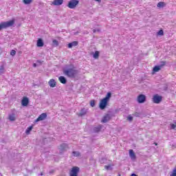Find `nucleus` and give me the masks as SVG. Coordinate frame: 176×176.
I'll return each mask as SVG.
<instances>
[{
    "instance_id": "obj_1",
    "label": "nucleus",
    "mask_w": 176,
    "mask_h": 176,
    "mask_svg": "<svg viewBox=\"0 0 176 176\" xmlns=\"http://www.w3.org/2000/svg\"><path fill=\"white\" fill-rule=\"evenodd\" d=\"M78 71L75 69V67L63 69V74L68 78H76L78 74Z\"/></svg>"
},
{
    "instance_id": "obj_2",
    "label": "nucleus",
    "mask_w": 176,
    "mask_h": 176,
    "mask_svg": "<svg viewBox=\"0 0 176 176\" xmlns=\"http://www.w3.org/2000/svg\"><path fill=\"white\" fill-rule=\"evenodd\" d=\"M14 25V19H12L11 21L1 22L0 23V31L5 28H9V27H12Z\"/></svg>"
},
{
    "instance_id": "obj_3",
    "label": "nucleus",
    "mask_w": 176,
    "mask_h": 176,
    "mask_svg": "<svg viewBox=\"0 0 176 176\" xmlns=\"http://www.w3.org/2000/svg\"><path fill=\"white\" fill-rule=\"evenodd\" d=\"M78 5H79L78 0H71L69 1L68 4H67V7L69 9H75V8H76V6H78Z\"/></svg>"
},
{
    "instance_id": "obj_4",
    "label": "nucleus",
    "mask_w": 176,
    "mask_h": 176,
    "mask_svg": "<svg viewBox=\"0 0 176 176\" xmlns=\"http://www.w3.org/2000/svg\"><path fill=\"white\" fill-rule=\"evenodd\" d=\"M79 167L74 166L72 168L69 173L70 176H78V174H79Z\"/></svg>"
},
{
    "instance_id": "obj_5",
    "label": "nucleus",
    "mask_w": 176,
    "mask_h": 176,
    "mask_svg": "<svg viewBox=\"0 0 176 176\" xmlns=\"http://www.w3.org/2000/svg\"><path fill=\"white\" fill-rule=\"evenodd\" d=\"M107 105H108V100L103 98L100 102L99 108H100V109H105Z\"/></svg>"
},
{
    "instance_id": "obj_6",
    "label": "nucleus",
    "mask_w": 176,
    "mask_h": 176,
    "mask_svg": "<svg viewBox=\"0 0 176 176\" xmlns=\"http://www.w3.org/2000/svg\"><path fill=\"white\" fill-rule=\"evenodd\" d=\"M137 101L139 104H144L146 101V96L144 94H140L138 96Z\"/></svg>"
},
{
    "instance_id": "obj_7",
    "label": "nucleus",
    "mask_w": 176,
    "mask_h": 176,
    "mask_svg": "<svg viewBox=\"0 0 176 176\" xmlns=\"http://www.w3.org/2000/svg\"><path fill=\"white\" fill-rule=\"evenodd\" d=\"M46 118H47V114L46 113H43L35 120V122L36 123L38 122L45 120Z\"/></svg>"
},
{
    "instance_id": "obj_8",
    "label": "nucleus",
    "mask_w": 176,
    "mask_h": 176,
    "mask_svg": "<svg viewBox=\"0 0 176 176\" xmlns=\"http://www.w3.org/2000/svg\"><path fill=\"white\" fill-rule=\"evenodd\" d=\"M60 153H63V152H65L67 149H68V144L67 143H63L59 146Z\"/></svg>"
},
{
    "instance_id": "obj_9",
    "label": "nucleus",
    "mask_w": 176,
    "mask_h": 176,
    "mask_svg": "<svg viewBox=\"0 0 176 176\" xmlns=\"http://www.w3.org/2000/svg\"><path fill=\"white\" fill-rule=\"evenodd\" d=\"M164 65H166V62H161V65H155V72H159L160 70L162 69V68H163V67H164Z\"/></svg>"
},
{
    "instance_id": "obj_10",
    "label": "nucleus",
    "mask_w": 176,
    "mask_h": 176,
    "mask_svg": "<svg viewBox=\"0 0 176 176\" xmlns=\"http://www.w3.org/2000/svg\"><path fill=\"white\" fill-rule=\"evenodd\" d=\"M162 100H163L162 96L157 94L155 95V104H160V102H162Z\"/></svg>"
},
{
    "instance_id": "obj_11",
    "label": "nucleus",
    "mask_w": 176,
    "mask_h": 176,
    "mask_svg": "<svg viewBox=\"0 0 176 176\" xmlns=\"http://www.w3.org/2000/svg\"><path fill=\"white\" fill-rule=\"evenodd\" d=\"M30 104V100L28 98H23L21 100L22 107H27Z\"/></svg>"
},
{
    "instance_id": "obj_12",
    "label": "nucleus",
    "mask_w": 176,
    "mask_h": 176,
    "mask_svg": "<svg viewBox=\"0 0 176 176\" xmlns=\"http://www.w3.org/2000/svg\"><path fill=\"white\" fill-rule=\"evenodd\" d=\"M48 85L50 87H56V86H57V82H56V80L52 78L48 82Z\"/></svg>"
},
{
    "instance_id": "obj_13",
    "label": "nucleus",
    "mask_w": 176,
    "mask_h": 176,
    "mask_svg": "<svg viewBox=\"0 0 176 176\" xmlns=\"http://www.w3.org/2000/svg\"><path fill=\"white\" fill-rule=\"evenodd\" d=\"M63 2L64 0H54L52 2V5H54V6H60L62 3H63Z\"/></svg>"
},
{
    "instance_id": "obj_14",
    "label": "nucleus",
    "mask_w": 176,
    "mask_h": 176,
    "mask_svg": "<svg viewBox=\"0 0 176 176\" xmlns=\"http://www.w3.org/2000/svg\"><path fill=\"white\" fill-rule=\"evenodd\" d=\"M45 45V43L43 42V40L42 38H38L37 40L36 46L37 47H43V46Z\"/></svg>"
},
{
    "instance_id": "obj_15",
    "label": "nucleus",
    "mask_w": 176,
    "mask_h": 176,
    "mask_svg": "<svg viewBox=\"0 0 176 176\" xmlns=\"http://www.w3.org/2000/svg\"><path fill=\"white\" fill-rule=\"evenodd\" d=\"M111 119V116L109 114H107L104 116L102 120V123H107V122H109V120Z\"/></svg>"
},
{
    "instance_id": "obj_16",
    "label": "nucleus",
    "mask_w": 176,
    "mask_h": 176,
    "mask_svg": "<svg viewBox=\"0 0 176 176\" xmlns=\"http://www.w3.org/2000/svg\"><path fill=\"white\" fill-rule=\"evenodd\" d=\"M59 82L62 83L63 85H66L67 84V78L65 76H60L58 78Z\"/></svg>"
},
{
    "instance_id": "obj_17",
    "label": "nucleus",
    "mask_w": 176,
    "mask_h": 176,
    "mask_svg": "<svg viewBox=\"0 0 176 176\" xmlns=\"http://www.w3.org/2000/svg\"><path fill=\"white\" fill-rule=\"evenodd\" d=\"M86 113H87V109H86L85 108H83L80 111V113H78V116H80V117L85 116Z\"/></svg>"
},
{
    "instance_id": "obj_18",
    "label": "nucleus",
    "mask_w": 176,
    "mask_h": 176,
    "mask_svg": "<svg viewBox=\"0 0 176 176\" xmlns=\"http://www.w3.org/2000/svg\"><path fill=\"white\" fill-rule=\"evenodd\" d=\"M75 46H78V41H73L67 45V47H69V49H72V47Z\"/></svg>"
},
{
    "instance_id": "obj_19",
    "label": "nucleus",
    "mask_w": 176,
    "mask_h": 176,
    "mask_svg": "<svg viewBox=\"0 0 176 176\" xmlns=\"http://www.w3.org/2000/svg\"><path fill=\"white\" fill-rule=\"evenodd\" d=\"M129 156L131 157V159H132L133 160H134L136 157L135 156V153H134V151L131 149L129 150Z\"/></svg>"
},
{
    "instance_id": "obj_20",
    "label": "nucleus",
    "mask_w": 176,
    "mask_h": 176,
    "mask_svg": "<svg viewBox=\"0 0 176 176\" xmlns=\"http://www.w3.org/2000/svg\"><path fill=\"white\" fill-rule=\"evenodd\" d=\"M101 129H102V125H98L94 128V132L100 133V131H101Z\"/></svg>"
},
{
    "instance_id": "obj_21",
    "label": "nucleus",
    "mask_w": 176,
    "mask_h": 176,
    "mask_svg": "<svg viewBox=\"0 0 176 176\" xmlns=\"http://www.w3.org/2000/svg\"><path fill=\"white\" fill-rule=\"evenodd\" d=\"M8 119L9 120H10V122H14V120H16V116L14 115V113L10 114L8 116Z\"/></svg>"
},
{
    "instance_id": "obj_22",
    "label": "nucleus",
    "mask_w": 176,
    "mask_h": 176,
    "mask_svg": "<svg viewBox=\"0 0 176 176\" xmlns=\"http://www.w3.org/2000/svg\"><path fill=\"white\" fill-rule=\"evenodd\" d=\"M157 8H159L160 9V8H163L164 6H166V3L160 1L157 4Z\"/></svg>"
},
{
    "instance_id": "obj_23",
    "label": "nucleus",
    "mask_w": 176,
    "mask_h": 176,
    "mask_svg": "<svg viewBox=\"0 0 176 176\" xmlns=\"http://www.w3.org/2000/svg\"><path fill=\"white\" fill-rule=\"evenodd\" d=\"M111 97H112V93L108 92L106 95V97L104 98V100H107V101H109V98H111Z\"/></svg>"
},
{
    "instance_id": "obj_24",
    "label": "nucleus",
    "mask_w": 176,
    "mask_h": 176,
    "mask_svg": "<svg viewBox=\"0 0 176 176\" xmlns=\"http://www.w3.org/2000/svg\"><path fill=\"white\" fill-rule=\"evenodd\" d=\"M93 57H94V58L97 60V58H98V57H100V52L96 51L95 53L94 54V56Z\"/></svg>"
},
{
    "instance_id": "obj_25",
    "label": "nucleus",
    "mask_w": 176,
    "mask_h": 176,
    "mask_svg": "<svg viewBox=\"0 0 176 176\" xmlns=\"http://www.w3.org/2000/svg\"><path fill=\"white\" fill-rule=\"evenodd\" d=\"M163 35H164V32L163 30H160L158 32H157V36H163Z\"/></svg>"
},
{
    "instance_id": "obj_26",
    "label": "nucleus",
    "mask_w": 176,
    "mask_h": 176,
    "mask_svg": "<svg viewBox=\"0 0 176 176\" xmlns=\"http://www.w3.org/2000/svg\"><path fill=\"white\" fill-rule=\"evenodd\" d=\"M32 129H33V126H29V127L26 129L25 133L28 134V135L30 134V133H31V131H32Z\"/></svg>"
},
{
    "instance_id": "obj_27",
    "label": "nucleus",
    "mask_w": 176,
    "mask_h": 176,
    "mask_svg": "<svg viewBox=\"0 0 176 176\" xmlns=\"http://www.w3.org/2000/svg\"><path fill=\"white\" fill-rule=\"evenodd\" d=\"M72 155H73V156H75L76 157H79V156H80V153H79L78 151H73Z\"/></svg>"
},
{
    "instance_id": "obj_28",
    "label": "nucleus",
    "mask_w": 176,
    "mask_h": 176,
    "mask_svg": "<svg viewBox=\"0 0 176 176\" xmlns=\"http://www.w3.org/2000/svg\"><path fill=\"white\" fill-rule=\"evenodd\" d=\"M23 2L25 5H30L32 3V0H23Z\"/></svg>"
},
{
    "instance_id": "obj_29",
    "label": "nucleus",
    "mask_w": 176,
    "mask_h": 176,
    "mask_svg": "<svg viewBox=\"0 0 176 176\" xmlns=\"http://www.w3.org/2000/svg\"><path fill=\"white\" fill-rule=\"evenodd\" d=\"M52 45H53V46H54L55 47H56V46H58V41H57V40H53V41H52Z\"/></svg>"
},
{
    "instance_id": "obj_30",
    "label": "nucleus",
    "mask_w": 176,
    "mask_h": 176,
    "mask_svg": "<svg viewBox=\"0 0 176 176\" xmlns=\"http://www.w3.org/2000/svg\"><path fill=\"white\" fill-rule=\"evenodd\" d=\"M133 116H135V118H140L141 116V113H138V112H135L133 114Z\"/></svg>"
},
{
    "instance_id": "obj_31",
    "label": "nucleus",
    "mask_w": 176,
    "mask_h": 176,
    "mask_svg": "<svg viewBox=\"0 0 176 176\" xmlns=\"http://www.w3.org/2000/svg\"><path fill=\"white\" fill-rule=\"evenodd\" d=\"M90 105H91V107H96V100H91V101H90Z\"/></svg>"
},
{
    "instance_id": "obj_32",
    "label": "nucleus",
    "mask_w": 176,
    "mask_h": 176,
    "mask_svg": "<svg viewBox=\"0 0 176 176\" xmlns=\"http://www.w3.org/2000/svg\"><path fill=\"white\" fill-rule=\"evenodd\" d=\"M104 168L106 170H112V165H108V166L105 165Z\"/></svg>"
},
{
    "instance_id": "obj_33",
    "label": "nucleus",
    "mask_w": 176,
    "mask_h": 176,
    "mask_svg": "<svg viewBox=\"0 0 176 176\" xmlns=\"http://www.w3.org/2000/svg\"><path fill=\"white\" fill-rule=\"evenodd\" d=\"M5 72V68L3 66H0V74H4Z\"/></svg>"
},
{
    "instance_id": "obj_34",
    "label": "nucleus",
    "mask_w": 176,
    "mask_h": 176,
    "mask_svg": "<svg viewBox=\"0 0 176 176\" xmlns=\"http://www.w3.org/2000/svg\"><path fill=\"white\" fill-rule=\"evenodd\" d=\"M127 120L129 122H133V116H131V115H129L127 117Z\"/></svg>"
},
{
    "instance_id": "obj_35",
    "label": "nucleus",
    "mask_w": 176,
    "mask_h": 176,
    "mask_svg": "<svg viewBox=\"0 0 176 176\" xmlns=\"http://www.w3.org/2000/svg\"><path fill=\"white\" fill-rule=\"evenodd\" d=\"M11 56H16V50H12L10 52Z\"/></svg>"
},
{
    "instance_id": "obj_36",
    "label": "nucleus",
    "mask_w": 176,
    "mask_h": 176,
    "mask_svg": "<svg viewBox=\"0 0 176 176\" xmlns=\"http://www.w3.org/2000/svg\"><path fill=\"white\" fill-rule=\"evenodd\" d=\"M100 32V29H98V30H96V29H94L93 30V32H94V34H96V32Z\"/></svg>"
},
{
    "instance_id": "obj_37",
    "label": "nucleus",
    "mask_w": 176,
    "mask_h": 176,
    "mask_svg": "<svg viewBox=\"0 0 176 176\" xmlns=\"http://www.w3.org/2000/svg\"><path fill=\"white\" fill-rule=\"evenodd\" d=\"M175 127H176L175 124H171V129H175Z\"/></svg>"
},
{
    "instance_id": "obj_38",
    "label": "nucleus",
    "mask_w": 176,
    "mask_h": 176,
    "mask_svg": "<svg viewBox=\"0 0 176 176\" xmlns=\"http://www.w3.org/2000/svg\"><path fill=\"white\" fill-rule=\"evenodd\" d=\"M152 74L153 75H155V67H153Z\"/></svg>"
},
{
    "instance_id": "obj_39",
    "label": "nucleus",
    "mask_w": 176,
    "mask_h": 176,
    "mask_svg": "<svg viewBox=\"0 0 176 176\" xmlns=\"http://www.w3.org/2000/svg\"><path fill=\"white\" fill-rule=\"evenodd\" d=\"M152 101L153 102H155V95H153Z\"/></svg>"
},
{
    "instance_id": "obj_40",
    "label": "nucleus",
    "mask_w": 176,
    "mask_h": 176,
    "mask_svg": "<svg viewBox=\"0 0 176 176\" xmlns=\"http://www.w3.org/2000/svg\"><path fill=\"white\" fill-rule=\"evenodd\" d=\"M105 160V158H102V160H101V163H104V161Z\"/></svg>"
},
{
    "instance_id": "obj_41",
    "label": "nucleus",
    "mask_w": 176,
    "mask_h": 176,
    "mask_svg": "<svg viewBox=\"0 0 176 176\" xmlns=\"http://www.w3.org/2000/svg\"><path fill=\"white\" fill-rule=\"evenodd\" d=\"M131 176H138V175H135V173H132Z\"/></svg>"
},
{
    "instance_id": "obj_42",
    "label": "nucleus",
    "mask_w": 176,
    "mask_h": 176,
    "mask_svg": "<svg viewBox=\"0 0 176 176\" xmlns=\"http://www.w3.org/2000/svg\"><path fill=\"white\" fill-rule=\"evenodd\" d=\"M33 67L35 68V67H36V63H34Z\"/></svg>"
},
{
    "instance_id": "obj_43",
    "label": "nucleus",
    "mask_w": 176,
    "mask_h": 176,
    "mask_svg": "<svg viewBox=\"0 0 176 176\" xmlns=\"http://www.w3.org/2000/svg\"><path fill=\"white\" fill-rule=\"evenodd\" d=\"M168 87V86H166V87H164V90H167Z\"/></svg>"
},
{
    "instance_id": "obj_44",
    "label": "nucleus",
    "mask_w": 176,
    "mask_h": 176,
    "mask_svg": "<svg viewBox=\"0 0 176 176\" xmlns=\"http://www.w3.org/2000/svg\"><path fill=\"white\" fill-rule=\"evenodd\" d=\"M96 1V2H101V0H94Z\"/></svg>"
},
{
    "instance_id": "obj_45",
    "label": "nucleus",
    "mask_w": 176,
    "mask_h": 176,
    "mask_svg": "<svg viewBox=\"0 0 176 176\" xmlns=\"http://www.w3.org/2000/svg\"><path fill=\"white\" fill-rule=\"evenodd\" d=\"M53 173H54L53 170L50 171V174H53Z\"/></svg>"
},
{
    "instance_id": "obj_46",
    "label": "nucleus",
    "mask_w": 176,
    "mask_h": 176,
    "mask_svg": "<svg viewBox=\"0 0 176 176\" xmlns=\"http://www.w3.org/2000/svg\"><path fill=\"white\" fill-rule=\"evenodd\" d=\"M40 175H43V173H41L40 174Z\"/></svg>"
},
{
    "instance_id": "obj_47",
    "label": "nucleus",
    "mask_w": 176,
    "mask_h": 176,
    "mask_svg": "<svg viewBox=\"0 0 176 176\" xmlns=\"http://www.w3.org/2000/svg\"><path fill=\"white\" fill-rule=\"evenodd\" d=\"M155 146L157 145V143H155Z\"/></svg>"
},
{
    "instance_id": "obj_48",
    "label": "nucleus",
    "mask_w": 176,
    "mask_h": 176,
    "mask_svg": "<svg viewBox=\"0 0 176 176\" xmlns=\"http://www.w3.org/2000/svg\"><path fill=\"white\" fill-rule=\"evenodd\" d=\"M46 140V138L44 139V140Z\"/></svg>"
}]
</instances>
